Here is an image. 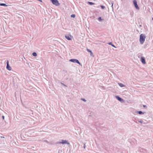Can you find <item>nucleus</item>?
Masks as SVG:
<instances>
[{
  "instance_id": "nucleus-1",
  "label": "nucleus",
  "mask_w": 153,
  "mask_h": 153,
  "mask_svg": "<svg viewBox=\"0 0 153 153\" xmlns=\"http://www.w3.org/2000/svg\"><path fill=\"white\" fill-rule=\"evenodd\" d=\"M146 38V36L143 34H141L140 36V43L142 44L145 41Z\"/></svg>"
},
{
  "instance_id": "nucleus-2",
  "label": "nucleus",
  "mask_w": 153,
  "mask_h": 153,
  "mask_svg": "<svg viewBox=\"0 0 153 153\" xmlns=\"http://www.w3.org/2000/svg\"><path fill=\"white\" fill-rule=\"evenodd\" d=\"M52 2V3L57 6H59L60 5V4L59 3V1L57 0H50Z\"/></svg>"
},
{
  "instance_id": "nucleus-3",
  "label": "nucleus",
  "mask_w": 153,
  "mask_h": 153,
  "mask_svg": "<svg viewBox=\"0 0 153 153\" xmlns=\"http://www.w3.org/2000/svg\"><path fill=\"white\" fill-rule=\"evenodd\" d=\"M133 3L136 8L137 10H139V8L137 4L136 1V0H133Z\"/></svg>"
},
{
  "instance_id": "nucleus-4",
  "label": "nucleus",
  "mask_w": 153,
  "mask_h": 153,
  "mask_svg": "<svg viewBox=\"0 0 153 153\" xmlns=\"http://www.w3.org/2000/svg\"><path fill=\"white\" fill-rule=\"evenodd\" d=\"M70 61L74 63H77L79 65H80V63L79 62L78 60L76 59H72L70 60Z\"/></svg>"
},
{
  "instance_id": "nucleus-5",
  "label": "nucleus",
  "mask_w": 153,
  "mask_h": 153,
  "mask_svg": "<svg viewBox=\"0 0 153 153\" xmlns=\"http://www.w3.org/2000/svg\"><path fill=\"white\" fill-rule=\"evenodd\" d=\"M141 62L143 63V64H145L146 63L145 59L144 57H141Z\"/></svg>"
},
{
  "instance_id": "nucleus-6",
  "label": "nucleus",
  "mask_w": 153,
  "mask_h": 153,
  "mask_svg": "<svg viewBox=\"0 0 153 153\" xmlns=\"http://www.w3.org/2000/svg\"><path fill=\"white\" fill-rule=\"evenodd\" d=\"M65 38L68 40H71V37H72V36L71 35H67V36H65Z\"/></svg>"
},
{
  "instance_id": "nucleus-7",
  "label": "nucleus",
  "mask_w": 153,
  "mask_h": 153,
  "mask_svg": "<svg viewBox=\"0 0 153 153\" xmlns=\"http://www.w3.org/2000/svg\"><path fill=\"white\" fill-rule=\"evenodd\" d=\"M7 68L8 70L9 71H10L11 69V67L9 65L8 61H7Z\"/></svg>"
},
{
  "instance_id": "nucleus-8",
  "label": "nucleus",
  "mask_w": 153,
  "mask_h": 153,
  "mask_svg": "<svg viewBox=\"0 0 153 153\" xmlns=\"http://www.w3.org/2000/svg\"><path fill=\"white\" fill-rule=\"evenodd\" d=\"M116 97L117 99L119 101H121L123 100V99H121V98H120L118 96H117Z\"/></svg>"
},
{
  "instance_id": "nucleus-9",
  "label": "nucleus",
  "mask_w": 153,
  "mask_h": 153,
  "mask_svg": "<svg viewBox=\"0 0 153 153\" xmlns=\"http://www.w3.org/2000/svg\"><path fill=\"white\" fill-rule=\"evenodd\" d=\"M87 50L88 52H90V55L91 56H93V53L92 51L88 49H87Z\"/></svg>"
},
{
  "instance_id": "nucleus-10",
  "label": "nucleus",
  "mask_w": 153,
  "mask_h": 153,
  "mask_svg": "<svg viewBox=\"0 0 153 153\" xmlns=\"http://www.w3.org/2000/svg\"><path fill=\"white\" fill-rule=\"evenodd\" d=\"M60 143H62L63 144L67 143V142L66 140H62V141Z\"/></svg>"
},
{
  "instance_id": "nucleus-11",
  "label": "nucleus",
  "mask_w": 153,
  "mask_h": 153,
  "mask_svg": "<svg viewBox=\"0 0 153 153\" xmlns=\"http://www.w3.org/2000/svg\"><path fill=\"white\" fill-rule=\"evenodd\" d=\"M0 5L1 6H7V5L5 4L1 3L0 4Z\"/></svg>"
},
{
  "instance_id": "nucleus-12",
  "label": "nucleus",
  "mask_w": 153,
  "mask_h": 153,
  "mask_svg": "<svg viewBox=\"0 0 153 153\" xmlns=\"http://www.w3.org/2000/svg\"><path fill=\"white\" fill-rule=\"evenodd\" d=\"M138 113L139 114H144V113H143V112H142L141 111H138Z\"/></svg>"
},
{
  "instance_id": "nucleus-13",
  "label": "nucleus",
  "mask_w": 153,
  "mask_h": 153,
  "mask_svg": "<svg viewBox=\"0 0 153 153\" xmlns=\"http://www.w3.org/2000/svg\"><path fill=\"white\" fill-rule=\"evenodd\" d=\"M33 56H37V54L36 53L34 52L33 53Z\"/></svg>"
},
{
  "instance_id": "nucleus-14",
  "label": "nucleus",
  "mask_w": 153,
  "mask_h": 153,
  "mask_svg": "<svg viewBox=\"0 0 153 153\" xmlns=\"http://www.w3.org/2000/svg\"><path fill=\"white\" fill-rule=\"evenodd\" d=\"M119 85L121 87H123L124 86L123 85L122 83H120L119 84Z\"/></svg>"
},
{
  "instance_id": "nucleus-15",
  "label": "nucleus",
  "mask_w": 153,
  "mask_h": 153,
  "mask_svg": "<svg viewBox=\"0 0 153 153\" xmlns=\"http://www.w3.org/2000/svg\"><path fill=\"white\" fill-rule=\"evenodd\" d=\"M71 16L73 18H74L75 16V14H72L71 15Z\"/></svg>"
},
{
  "instance_id": "nucleus-16",
  "label": "nucleus",
  "mask_w": 153,
  "mask_h": 153,
  "mask_svg": "<svg viewBox=\"0 0 153 153\" xmlns=\"http://www.w3.org/2000/svg\"><path fill=\"white\" fill-rule=\"evenodd\" d=\"M88 3L90 5H93V4H94V3H92V2H89Z\"/></svg>"
},
{
  "instance_id": "nucleus-17",
  "label": "nucleus",
  "mask_w": 153,
  "mask_h": 153,
  "mask_svg": "<svg viewBox=\"0 0 153 153\" xmlns=\"http://www.w3.org/2000/svg\"><path fill=\"white\" fill-rule=\"evenodd\" d=\"M98 20L100 21H101L102 20V19H101V17H100L98 18Z\"/></svg>"
},
{
  "instance_id": "nucleus-18",
  "label": "nucleus",
  "mask_w": 153,
  "mask_h": 153,
  "mask_svg": "<svg viewBox=\"0 0 153 153\" xmlns=\"http://www.w3.org/2000/svg\"><path fill=\"white\" fill-rule=\"evenodd\" d=\"M101 7L102 9H103L105 8V7L104 6H101Z\"/></svg>"
},
{
  "instance_id": "nucleus-19",
  "label": "nucleus",
  "mask_w": 153,
  "mask_h": 153,
  "mask_svg": "<svg viewBox=\"0 0 153 153\" xmlns=\"http://www.w3.org/2000/svg\"><path fill=\"white\" fill-rule=\"evenodd\" d=\"M82 100L84 101H85L86 100L84 99H82Z\"/></svg>"
},
{
  "instance_id": "nucleus-20",
  "label": "nucleus",
  "mask_w": 153,
  "mask_h": 153,
  "mask_svg": "<svg viewBox=\"0 0 153 153\" xmlns=\"http://www.w3.org/2000/svg\"><path fill=\"white\" fill-rule=\"evenodd\" d=\"M143 107H144V108H145V107H146V105H143Z\"/></svg>"
},
{
  "instance_id": "nucleus-21",
  "label": "nucleus",
  "mask_w": 153,
  "mask_h": 153,
  "mask_svg": "<svg viewBox=\"0 0 153 153\" xmlns=\"http://www.w3.org/2000/svg\"><path fill=\"white\" fill-rule=\"evenodd\" d=\"M108 44L109 45H111V43H108Z\"/></svg>"
},
{
  "instance_id": "nucleus-22",
  "label": "nucleus",
  "mask_w": 153,
  "mask_h": 153,
  "mask_svg": "<svg viewBox=\"0 0 153 153\" xmlns=\"http://www.w3.org/2000/svg\"><path fill=\"white\" fill-rule=\"evenodd\" d=\"M2 117H3V119H4V116H2Z\"/></svg>"
},
{
  "instance_id": "nucleus-23",
  "label": "nucleus",
  "mask_w": 153,
  "mask_h": 153,
  "mask_svg": "<svg viewBox=\"0 0 153 153\" xmlns=\"http://www.w3.org/2000/svg\"><path fill=\"white\" fill-rule=\"evenodd\" d=\"M85 148V145H84V148Z\"/></svg>"
},
{
  "instance_id": "nucleus-24",
  "label": "nucleus",
  "mask_w": 153,
  "mask_h": 153,
  "mask_svg": "<svg viewBox=\"0 0 153 153\" xmlns=\"http://www.w3.org/2000/svg\"><path fill=\"white\" fill-rule=\"evenodd\" d=\"M112 45V46L114 47V45Z\"/></svg>"
},
{
  "instance_id": "nucleus-25",
  "label": "nucleus",
  "mask_w": 153,
  "mask_h": 153,
  "mask_svg": "<svg viewBox=\"0 0 153 153\" xmlns=\"http://www.w3.org/2000/svg\"><path fill=\"white\" fill-rule=\"evenodd\" d=\"M152 20H153V17L152 18Z\"/></svg>"
}]
</instances>
